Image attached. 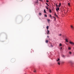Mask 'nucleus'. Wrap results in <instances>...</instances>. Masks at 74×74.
Here are the masks:
<instances>
[{"label":"nucleus","instance_id":"nucleus-30","mask_svg":"<svg viewBox=\"0 0 74 74\" xmlns=\"http://www.w3.org/2000/svg\"><path fill=\"white\" fill-rule=\"evenodd\" d=\"M51 47H53V45H51Z\"/></svg>","mask_w":74,"mask_h":74},{"label":"nucleus","instance_id":"nucleus-14","mask_svg":"<svg viewBox=\"0 0 74 74\" xmlns=\"http://www.w3.org/2000/svg\"><path fill=\"white\" fill-rule=\"evenodd\" d=\"M55 16H56V17H57V18H58V16H57V14H55Z\"/></svg>","mask_w":74,"mask_h":74},{"label":"nucleus","instance_id":"nucleus-16","mask_svg":"<svg viewBox=\"0 0 74 74\" xmlns=\"http://www.w3.org/2000/svg\"><path fill=\"white\" fill-rule=\"evenodd\" d=\"M68 5H69V6H70V3H68Z\"/></svg>","mask_w":74,"mask_h":74},{"label":"nucleus","instance_id":"nucleus-1","mask_svg":"<svg viewBox=\"0 0 74 74\" xmlns=\"http://www.w3.org/2000/svg\"><path fill=\"white\" fill-rule=\"evenodd\" d=\"M57 63L59 64V65H60V59L58 58V59L57 60Z\"/></svg>","mask_w":74,"mask_h":74},{"label":"nucleus","instance_id":"nucleus-13","mask_svg":"<svg viewBox=\"0 0 74 74\" xmlns=\"http://www.w3.org/2000/svg\"><path fill=\"white\" fill-rule=\"evenodd\" d=\"M46 9H47V10H48V6H46Z\"/></svg>","mask_w":74,"mask_h":74},{"label":"nucleus","instance_id":"nucleus-31","mask_svg":"<svg viewBox=\"0 0 74 74\" xmlns=\"http://www.w3.org/2000/svg\"><path fill=\"white\" fill-rule=\"evenodd\" d=\"M40 1H42V0H39Z\"/></svg>","mask_w":74,"mask_h":74},{"label":"nucleus","instance_id":"nucleus-7","mask_svg":"<svg viewBox=\"0 0 74 74\" xmlns=\"http://www.w3.org/2000/svg\"><path fill=\"white\" fill-rule=\"evenodd\" d=\"M65 40L66 41V42H68V41L67 39L66 38V39H65Z\"/></svg>","mask_w":74,"mask_h":74},{"label":"nucleus","instance_id":"nucleus-12","mask_svg":"<svg viewBox=\"0 0 74 74\" xmlns=\"http://www.w3.org/2000/svg\"><path fill=\"white\" fill-rule=\"evenodd\" d=\"M48 28H49V26H47V30H48Z\"/></svg>","mask_w":74,"mask_h":74},{"label":"nucleus","instance_id":"nucleus-11","mask_svg":"<svg viewBox=\"0 0 74 74\" xmlns=\"http://www.w3.org/2000/svg\"><path fill=\"white\" fill-rule=\"evenodd\" d=\"M47 21L48 22H51V21L49 19H47Z\"/></svg>","mask_w":74,"mask_h":74},{"label":"nucleus","instance_id":"nucleus-17","mask_svg":"<svg viewBox=\"0 0 74 74\" xmlns=\"http://www.w3.org/2000/svg\"><path fill=\"white\" fill-rule=\"evenodd\" d=\"M71 49V47H68V49H69V50H70V49Z\"/></svg>","mask_w":74,"mask_h":74},{"label":"nucleus","instance_id":"nucleus-25","mask_svg":"<svg viewBox=\"0 0 74 74\" xmlns=\"http://www.w3.org/2000/svg\"><path fill=\"white\" fill-rule=\"evenodd\" d=\"M46 12V11H45V10H44V12H45H45Z\"/></svg>","mask_w":74,"mask_h":74},{"label":"nucleus","instance_id":"nucleus-29","mask_svg":"<svg viewBox=\"0 0 74 74\" xmlns=\"http://www.w3.org/2000/svg\"><path fill=\"white\" fill-rule=\"evenodd\" d=\"M47 32H49V31L48 30L47 31Z\"/></svg>","mask_w":74,"mask_h":74},{"label":"nucleus","instance_id":"nucleus-27","mask_svg":"<svg viewBox=\"0 0 74 74\" xmlns=\"http://www.w3.org/2000/svg\"><path fill=\"white\" fill-rule=\"evenodd\" d=\"M56 7H58V5L57 4H56Z\"/></svg>","mask_w":74,"mask_h":74},{"label":"nucleus","instance_id":"nucleus-26","mask_svg":"<svg viewBox=\"0 0 74 74\" xmlns=\"http://www.w3.org/2000/svg\"><path fill=\"white\" fill-rule=\"evenodd\" d=\"M47 1V3H48V2H49V1H48V0H47V1Z\"/></svg>","mask_w":74,"mask_h":74},{"label":"nucleus","instance_id":"nucleus-5","mask_svg":"<svg viewBox=\"0 0 74 74\" xmlns=\"http://www.w3.org/2000/svg\"><path fill=\"white\" fill-rule=\"evenodd\" d=\"M61 3H59V5H58V6L59 7H60V6H61Z\"/></svg>","mask_w":74,"mask_h":74},{"label":"nucleus","instance_id":"nucleus-35","mask_svg":"<svg viewBox=\"0 0 74 74\" xmlns=\"http://www.w3.org/2000/svg\"><path fill=\"white\" fill-rule=\"evenodd\" d=\"M55 15H56V13H55Z\"/></svg>","mask_w":74,"mask_h":74},{"label":"nucleus","instance_id":"nucleus-23","mask_svg":"<svg viewBox=\"0 0 74 74\" xmlns=\"http://www.w3.org/2000/svg\"><path fill=\"white\" fill-rule=\"evenodd\" d=\"M35 3H38V0L37 1L35 2Z\"/></svg>","mask_w":74,"mask_h":74},{"label":"nucleus","instance_id":"nucleus-19","mask_svg":"<svg viewBox=\"0 0 74 74\" xmlns=\"http://www.w3.org/2000/svg\"><path fill=\"white\" fill-rule=\"evenodd\" d=\"M58 36H62V34H59L58 35Z\"/></svg>","mask_w":74,"mask_h":74},{"label":"nucleus","instance_id":"nucleus-20","mask_svg":"<svg viewBox=\"0 0 74 74\" xmlns=\"http://www.w3.org/2000/svg\"><path fill=\"white\" fill-rule=\"evenodd\" d=\"M45 17H47V14H45Z\"/></svg>","mask_w":74,"mask_h":74},{"label":"nucleus","instance_id":"nucleus-2","mask_svg":"<svg viewBox=\"0 0 74 74\" xmlns=\"http://www.w3.org/2000/svg\"><path fill=\"white\" fill-rule=\"evenodd\" d=\"M70 44H71V45H74V43L73 42L70 41L69 42Z\"/></svg>","mask_w":74,"mask_h":74},{"label":"nucleus","instance_id":"nucleus-18","mask_svg":"<svg viewBox=\"0 0 74 74\" xmlns=\"http://www.w3.org/2000/svg\"><path fill=\"white\" fill-rule=\"evenodd\" d=\"M48 40H46V43H48Z\"/></svg>","mask_w":74,"mask_h":74},{"label":"nucleus","instance_id":"nucleus-6","mask_svg":"<svg viewBox=\"0 0 74 74\" xmlns=\"http://www.w3.org/2000/svg\"><path fill=\"white\" fill-rule=\"evenodd\" d=\"M49 12L51 13V12H52V10L51 9H49Z\"/></svg>","mask_w":74,"mask_h":74},{"label":"nucleus","instance_id":"nucleus-24","mask_svg":"<svg viewBox=\"0 0 74 74\" xmlns=\"http://www.w3.org/2000/svg\"><path fill=\"white\" fill-rule=\"evenodd\" d=\"M46 4L47 5H48V6H49V5H48V3H46Z\"/></svg>","mask_w":74,"mask_h":74},{"label":"nucleus","instance_id":"nucleus-28","mask_svg":"<svg viewBox=\"0 0 74 74\" xmlns=\"http://www.w3.org/2000/svg\"><path fill=\"white\" fill-rule=\"evenodd\" d=\"M49 32H48L47 33V34H49Z\"/></svg>","mask_w":74,"mask_h":74},{"label":"nucleus","instance_id":"nucleus-32","mask_svg":"<svg viewBox=\"0 0 74 74\" xmlns=\"http://www.w3.org/2000/svg\"><path fill=\"white\" fill-rule=\"evenodd\" d=\"M47 38H49V36H47Z\"/></svg>","mask_w":74,"mask_h":74},{"label":"nucleus","instance_id":"nucleus-4","mask_svg":"<svg viewBox=\"0 0 74 74\" xmlns=\"http://www.w3.org/2000/svg\"><path fill=\"white\" fill-rule=\"evenodd\" d=\"M56 10L58 12L59 10V8H57L56 9Z\"/></svg>","mask_w":74,"mask_h":74},{"label":"nucleus","instance_id":"nucleus-33","mask_svg":"<svg viewBox=\"0 0 74 74\" xmlns=\"http://www.w3.org/2000/svg\"><path fill=\"white\" fill-rule=\"evenodd\" d=\"M53 18H55V17L54 16V17H53Z\"/></svg>","mask_w":74,"mask_h":74},{"label":"nucleus","instance_id":"nucleus-8","mask_svg":"<svg viewBox=\"0 0 74 74\" xmlns=\"http://www.w3.org/2000/svg\"><path fill=\"white\" fill-rule=\"evenodd\" d=\"M72 53L71 51L69 52V54L70 55H71Z\"/></svg>","mask_w":74,"mask_h":74},{"label":"nucleus","instance_id":"nucleus-15","mask_svg":"<svg viewBox=\"0 0 74 74\" xmlns=\"http://www.w3.org/2000/svg\"><path fill=\"white\" fill-rule=\"evenodd\" d=\"M41 15H42V14H41V13H39V15H40V16H41Z\"/></svg>","mask_w":74,"mask_h":74},{"label":"nucleus","instance_id":"nucleus-3","mask_svg":"<svg viewBox=\"0 0 74 74\" xmlns=\"http://www.w3.org/2000/svg\"><path fill=\"white\" fill-rule=\"evenodd\" d=\"M71 29H73V30L74 29V27H73V26L72 25H71Z\"/></svg>","mask_w":74,"mask_h":74},{"label":"nucleus","instance_id":"nucleus-21","mask_svg":"<svg viewBox=\"0 0 74 74\" xmlns=\"http://www.w3.org/2000/svg\"><path fill=\"white\" fill-rule=\"evenodd\" d=\"M62 44L61 43L60 44V46H62Z\"/></svg>","mask_w":74,"mask_h":74},{"label":"nucleus","instance_id":"nucleus-22","mask_svg":"<svg viewBox=\"0 0 74 74\" xmlns=\"http://www.w3.org/2000/svg\"><path fill=\"white\" fill-rule=\"evenodd\" d=\"M34 73H36V70H34Z\"/></svg>","mask_w":74,"mask_h":74},{"label":"nucleus","instance_id":"nucleus-9","mask_svg":"<svg viewBox=\"0 0 74 74\" xmlns=\"http://www.w3.org/2000/svg\"><path fill=\"white\" fill-rule=\"evenodd\" d=\"M49 16H50V17H51V19H52V16H51V15L49 14Z\"/></svg>","mask_w":74,"mask_h":74},{"label":"nucleus","instance_id":"nucleus-37","mask_svg":"<svg viewBox=\"0 0 74 74\" xmlns=\"http://www.w3.org/2000/svg\"><path fill=\"white\" fill-rule=\"evenodd\" d=\"M66 45H67V44H66Z\"/></svg>","mask_w":74,"mask_h":74},{"label":"nucleus","instance_id":"nucleus-10","mask_svg":"<svg viewBox=\"0 0 74 74\" xmlns=\"http://www.w3.org/2000/svg\"><path fill=\"white\" fill-rule=\"evenodd\" d=\"M62 58H65V56H64V55H63L62 56Z\"/></svg>","mask_w":74,"mask_h":74},{"label":"nucleus","instance_id":"nucleus-34","mask_svg":"<svg viewBox=\"0 0 74 74\" xmlns=\"http://www.w3.org/2000/svg\"><path fill=\"white\" fill-rule=\"evenodd\" d=\"M54 19H55V20H56V18H55Z\"/></svg>","mask_w":74,"mask_h":74},{"label":"nucleus","instance_id":"nucleus-36","mask_svg":"<svg viewBox=\"0 0 74 74\" xmlns=\"http://www.w3.org/2000/svg\"><path fill=\"white\" fill-rule=\"evenodd\" d=\"M61 49H62V47H61Z\"/></svg>","mask_w":74,"mask_h":74}]
</instances>
